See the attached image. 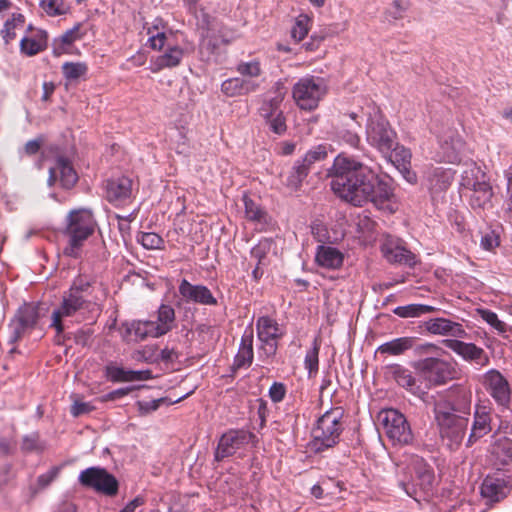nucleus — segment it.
I'll list each match as a JSON object with an SVG mask.
<instances>
[{"instance_id": "obj_61", "label": "nucleus", "mask_w": 512, "mask_h": 512, "mask_svg": "<svg viewBox=\"0 0 512 512\" xmlns=\"http://www.w3.org/2000/svg\"><path fill=\"white\" fill-rule=\"evenodd\" d=\"M166 400L167 398H159L149 401H138V407L142 413H150L152 411H156L160 407L161 403L166 402Z\"/></svg>"}, {"instance_id": "obj_7", "label": "nucleus", "mask_w": 512, "mask_h": 512, "mask_svg": "<svg viewBox=\"0 0 512 512\" xmlns=\"http://www.w3.org/2000/svg\"><path fill=\"white\" fill-rule=\"evenodd\" d=\"M344 411L341 407H334L326 411L318 420L312 430V448L316 452L334 447L343 431L342 418Z\"/></svg>"}, {"instance_id": "obj_31", "label": "nucleus", "mask_w": 512, "mask_h": 512, "mask_svg": "<svg viewBox=\"0 0 512 512\" xmlns=\"http://www.w3.org/2000/svg\"><path fill=\"white\" fill-rule=\"evenodd\" d=\"M463 146L462 139L452 132L447 138L440 140L441 160L448 163L459 162Z\"/></svg>"}, {"instance_id": "obj_52", "label": "nucleus", "mask_w": 512, "mask_h": 512, "mask_svg": "<svg viewBox=\"0 0 512 512\" xmlns=\"http://www.w3.org/2000/svg\"><path fill=\"white\" fill-rule=\"evenodd\" d=\"M327 157L326 147L323 145H318L309 151L306 152L303 158L304 163H306L310 168L311 166L319 161L324 160Z\"/></svg>"}, {"instance_id": "obj_11", "label": "nucleus", "mask_w": 512, "mask_h": 512, "mask_svg": "<svg viewBox=\"0 0 512 512\" xmlns=\"http://www.w3.org/2000/svg\"><path fill=\"white\" fill-rule=\"evenodd\" d=\"M326 92L323 79L314 76L301 78L293 87L292 95L297 106L311 111L318 106Z\"/></svg>"}, {"instance_id": "obj_38", "label": "nucleus", "mask_w": 512, "mask_h": 512, "mask_svg": "<svg viewBox=\"0 0 512 512\" xmlns=\"http://www.w3.org/2000/svg\"><path fill=\"white\" fill-rule=\"evenodd\" d=\"M20 449L25 454H41L47 449V443L41 439L39 432L35 431L22 437Z\"/></svg>"}, {"instance_id": "obj_25", "label": "nucleus", "mask_w": 512, "mask_h": 512, "mask_svg": "<svg viewBox=\"0 0 512 512\" xmlns=\"http://www.w3.org/2000/svg\"><path fill=\"white\" fill-rule=\"evenodd\" d=\"M260 84L256 80L232 77L221 84V91L227 97L244 96L259 90Z\"/></svg>"}, {"instance_id": "obj_37", "label": "nucleus", "mask_w": 512, "mask_h": 512, "mask_svg": "<svg viewBox=\"0 0 512 512\" xmlns=\"http://www.w3.org/2000/svg\"><path fill=\"white\" fill-rule=\"evenodd\" d=\"M437 311H439V308L426 304H408L393 309V313L401 318H418Z\"/></svg>"}, {"instance_id": "obj_17", "label": "nucleus", "mask_w": 512, "mask_h": 512, "mask_svg": "<svg viewBox=\"0 0 512 512\" xmlns=\"http://www.w3.org/2000/svg\"><path fill=\"white\" fill-rule=\"evenodd\" d=\"M105 197L113 205L125 204L133 194V181L129 177L119 176L106 180Z\"/></svg>"}, {"instance_id": "obj_28", "label": "nucleus", "mask_w": 512, "mask_h": 512, "mask_svg": "<svg viewBox=\"0 0 512 512\" xmlns=\"http://www.w3.org/2000/svg\"><path fill=\"white\" fill-rule=\"evenodd\" d=\"M386 373L401 387L413 394L420 392V386L411 370L400 365L392 364L386 367Z\"/></svg>"}, {"instance_id": "obj_9", "label": "nucleus", "mask_w": 512, "mask_h": 512, "mask_svg": "<svg viewBox=\"0 0 512 512\" xmlns=\"http://www.w3.org/2000/svg\"><path fill=\"white\" fill-rule=\"evenodd\" d=\"M414 367L431 386L445 385L457 377L455 365L438 357L420 359Z\"/></svg>"}, {"instance_id": "obj_43", "label": "nucleus", "mask_w": 512, "mask_h": 512, "mask_svg": "<svg viewBox=\"0 0 512 512\" xmlns=\"http://www.w3.org/2000/svg\"><path fill=\"white\" fill-rule=\"evenodd\" d=\"M39 6L50 17L62 16L69 11L64 0H41Z\"/></svg>"}, {"instance_id": "obj_1", "label": "nucleus", "mask_w": 512, "mask_h": 512, "mask_svg": "<svg viewBox=\"0 0 512 512\" xmlns=\"http://www.w3.org/2000/svg\"><path fill=\"white\" fill-rule=\"evenodd\" d=\"M328 175L332 191L353 206L383 205L393 195L391 185L375 169L345 154L334 159Z\"/></svg>"}, {"instance_id": "obj_4", "label": "nucleus", "mask_w": 512, "mask_h": 512, "mask_svg": "<svg viewBox=\"0 0 512 512\" xmlns=\"http://www.w3.org/2000/svg\"><path fill=\"white\" fill-rule=\"evenodd\" d=\"M403 478L399 486L405 493L419 501V496L429 495L434 486L435 474L433 468L420 456L412 455L403 468Z\"/></svg>"}, {"instance_id": "obj_39", "label": "nucleus", "mask_w": 512, "mask_h": 512, "mask_svg": "<svg viewBox=\"0 0 512 512\" xmlns=\"http://www.w3.org/2000/svg\"><path fill=\"white\" fill-rule=\"evenodd\" d=\"M14 317L20 323L24 324V326L32 330L38 322L39 309L36 305L32 303H25L17 310Z\"/></svg>"}, {"instance_id": "obj_46", "label": "nucleus", "mask_w": 512, "mask_h": 512, "mask_svg": "<svg viewBox=\"0 0 512 512\" xmlns=\"http://www.w3.org/2000/svg\"><path fill=\"white\" fill-rule=\"evenodd\" d=\"M137 242L148 250L161 249L164 245L163 238L154 232L138 233Z\"/></svg>"}, {"instance_id": "obj_56", "label": "nucleus", "mask_w": 512, "mask_h": 512, "mask_svg": "<svg viewBox=\"0 0 512 512\" xmlns=\"http://www.w3.org/2000/svg\"><path fill=\"white\" fill-rule=\"evenodd\" d=\"M81 24H76L73 28L64 32L58 39L62 45H71L77 40H80L82 35L80 34Z\"/></svg>"}, {"instance_id": "obj_10", "label": "nucleus", "mask_w": 512, "mask_h": 512, "mask_svg": "<svg viewBox=\"0 0 512 512\" xmlns=\"http://www.w3.org/2000/svg\"><path fill=\"white\" fill-rule=\"evenodd\" d=\"M78 481L81 486L109 497L116 496L119 490V482L116 477L99 466L82 470L78 476Z\"/></svg>"}, {"instance_id": "obj_12", "label": "nucleus", "mask_w": 512, "mask_h": 512, "mask_svg": "<svg viewBox=\"0 0 512 512\" xmlns=\"http://www.w3.org/2000/svg\"><path fill=\"white\" fill-rule=\"evenodd\" d=\"M486 393L502 410L509 409L512 402V388L508 379L497 369L486 371L480 379Z\"/></svg>"}, {"instance_id": "obj_36", "label": "nucleus", "mask_w": 512, "mask_h": 512, "mask_svg": "<svg viewBox=\"0 0 512 512\" xmlns=\"http://www.w3.org/2000/svg\"><path fill=\"white\" fill-rule=\"evenodd\" d=\"M491 454L496 463L509 465L512 463V440L500 437L491 446Z\"/></svg>"}, {"instance_id": "obj_27", "label": "nucleus", "mask_w": 512, "mask_h": 512, "mask_svg": "<svg viewBox=\"0 0 512 512\" xmlns=\"http://www.w3.org/2000/svg\"><path fill=\"white\" fill-rule=\"evenodd\" d=\"M253 337V328L252 326H248L241 337L238 353L234 358V369L248 368L251 366L254 358Z\"/></svg>"}, {"instance_id": "obj_44", "label": "nucleus", "mask_w": 512, "mask_h": 512, "mask_svg": "<svg viewBox=\"0 0 512 512\" xmlns=\"http://www.w3.org/2000/svg\"><path fill=\"white\" fill-rule=\"evenodd\" d=\"M478 313L485 322L498 332V334L505 336V334L511 330L505 322L498 318L495 312L488 309H479Z\"/></svg>"}, {"instance_id": "obj_55", "label": "nucleus", "mask_w": 512, "mask_h": 512, "mask_svg": "<svg viewBox=\"0 0 512 512\" xmlns=\"http://www.w3.org/2000/svg\"><path fill=\"white\" fill-rule=\"evenodd\" d=\"M338 137L351 147L357 148L360 144V137L353 129L341 128L338 131Z\"/></svg>"}, {"instance_id": "obj_49", "label": "nucleus", "mask_w": 512, "mask_h": 512, "mask_svg": "<svg viewBox=\"0 0 512 512\" xmlns=\"http://www.w3.org/2000/svg\"><path fill=\"white\" fill-rule=\"evenodd\" d=\"M283 102L280 96H273L272 98L263 101L259 112L263 118H271V116L276 115V113H282L280 110V105Z\"/></svg>"}, {"instance_id": "obj_24", "label": "nucleus", "mask_w": 512, "mask_h": 512, "mask_svg": "<svg viewBox=\"0 0 512 512\" xmlns=\"http://www.w3.org/2000/svg\"><path fill=\"white\" fill-rule=\"evenodd\" d=\"M382 253L390 263L404 264L413 267L416 264L415 255L402 246L398 241L387 240L382 245Z\"/></svg>"}, {"instance_id": "obj_22", "label": "nucleus", "mask_w": 512, "mask_h": 512, "mask_svg": "<svg viewBox=\"0 0 512 512\" xmlns=\"http://www.w3.org/2000/svg\"><path fill=\"white\" fill-rule=\"evenodd\" d=\"M490 411L491 408L488 406H475L474 420L466 443L467 447H471L475 442H477L491 431L492 428Z\"/></svg>"}, {"instance_id": "obj_63", "label": "nucleus", "mask_w": 512, "mask_h": 512, "mask_svg": "<svg viewBox=\"0 0 512 512\" xmlns=\"http://www.w3.org/2000/svg\"><path fill=\"white\" fill-rule=\"evenodd\" d=\"M43 142V137H37L35 139L29 140L24 146V153L27 156L36 155L40 151Z\"/></svg>"}, {"instance_id": "obj_6", "label": "nucleus", "mask_w": 512, "mask_h": 512, "mask_svg": "<svg viewBox=\"0 0 512 512\" xmlns=\"http://www.w3.org/2000/svg\"><path fill=\"white\" fill-rule=\"evenodd\" d=\"M472 390L463 384H454L435 401L434 416L468 419L472 408Z\"/></svg>"}, {"instance_id": "obj_50", "label": "nucleus", "mask_w": 512, "mask_h": 512, "mask_svg": "<svg viewBox=\"0 0 512 512\" xmlns=\"http://www.w3.org/2000/svg\"><path fill=\"white\" fill-rule=\"evenodd\" d=\"M92 334H93V331L90 328H86V329L82 328V329L77 330L74 333H68V334L63 332V334L60 337L61 343L59 345L63 344L66 339L73 338L77 345H81L84 347L89 344Z\"/></svg>"}, {"instance_id": "obj_59", "label": "nucleus", "mask_w": 512, "mask_h": 512, "mask_svg": "<svg viewBox=\"0 0 512 512\" xmlns=\"http://www.w3.org/2000/svg\"><path fill=\"white\" fill-rule=\"evenodd\" d=\"M59 468L52 467L47 473L41 474L37 478V484L40 489L48 487L58 476Z\"/></svg>"}, {"instance_id": "obj_26", "label": "nucleus", "mask_w": 512, "mask_h": 512, "mask_svg": "<svg viewBox=\"0 0 512 512\" xmlns=\"http://www.w3.org/2000/svg\"><path fill=\"white\" fill-rule=\"evenodd\" d=\"M464 183L469 189L472 190L470 197V205L473 209H484L490 204L493 196V190L491 185L485 180H469L466 179Z\"/></svg>"}, {"instance_id": "obj_30", "label": "nucleus", "mask_w": 512, "mask_h": 512, "mask_svg": "<svg viewBox=\"0 0 512 512\" xmlns=\"http://www.w3.org/2000/svg\"><path fill=\"white\" fill-rule=\"evenodd\" d=\"M315 261L320 267L335 270L342 266L344 255L337 248L322 244L317 247Z\"/></svg>"}, {"instance_id": "obj_33", "label": "nucleus", "mask_w": 512, "mask_h": 512, "mask_svg": "<svg viewBox=\"0 0 512 512\" xmlns=\"http://www.w3.org/2000/svg\"><path fill=\"white\" fill-rule=\"evenodd\" d=\"M415 343H416L415 337H408V336L400 337V338H396V339H393L391 341L381 344L377 348L376 352L381 353V354L398 356V355H402L406 351L414 348Z\"/></svg>"}, {"instance_id": "obj_45", "label": "nucleus", "mask_w": 512, "mask_h": 512, "mask_svg": "<svg viewBox=\"0 0 512 512\" xmlns=\"http://www.w3.org/2000/svg\"><path fill=\"white\" fill-rule=\"evenodd\" d=\"M87 65L80 62H66L62 65V73L67 80L73 81L87 73Z\"/></svg>"}, {"instance_id": "obj_16", "label": "nucleus", "mask_w": 512, "mask_h": 512, "mask_svg": "<svg viewBox=\"0 0 512 512\" xmlns=\"http://www.w3.org/2000/svg\"><path fill=\"white\" fill-rule=\"evenodd\" d=\"M119 333L125 342H140L147 337L158 338L154 321L131 320L120 324Z\"/></svg>"}, {"instance_id": "obj_41", "label": "nucleus", "mask_w": 512, "mask_h": 512, "mask_svg": "<svg viewBox=\"0 0 512 512\" xmlns=\"http://www.w3.org/2000/svg\"><path fill=\"white\" fill-rule=\"evenodd\" d=\"M25 17L23 14L14 13L11 19H8L1 31L2 37L6 44L10 43L16 37V29L24 26Z\"/></svg>"}, {"instance_id": "obj_21", "label": "nucleus", "mask_w": 512, "mask_h": 512, "mask_svg": "<svg viewBox=\"0 0 512 512\" xmlns=\"http://www.w3.org/2000/svg\"><path fill=\"white\" fill-rule=\"evenodd\" d=\"M510 492V487L505 478L499 475H488L481 485V496L487 504L502 501Z\"/></svg>"}, {"instance_id": "obj_2", "label": "nucleus", "mask_w": 512, "mask_h": 512, "mask_svg": "<svg viewBox=\"0 0 512 512\" xmlns=\"http://www.w3.org/2000/svg\"><path fill=\"white\" fill-rule=\"evenodd\" d=\"M90 296L91 284L83 278L74 280L70 288L63 293L60 306L53 311L51 316L50 326L56 331V344L61 343L60 337L65 330L63 318L93 310L95 303L90 299Z\"/></svg>"}, {"instance_id": "obj_29", "label": "nucleus", "mask_w": 512, "mask_h": 512, "mask_svg": "<svg viewBox=\"0 0 512 512\" xmlns=\"http://www.w3.org/2000/svg\"><path fill=\"white\" fill-rule=\"evenodd\" d=\"M48 47V34L43 29H36L30 36H24L20 41V52L26 56H34Z\"/></svg>"}, {"instance_id": "obj_47", "label": "nucleus", "mask_w": 512, "mask_h": 512, "mask_svg": "<svg viewBox=\"0 0 512 512\" xmlns=\"http://www.w3.org/2000/svg\"><path fill=\"white\" fill-rule=\"evenodd\" d=\"M243 201L247 219L258 222L265 221L266 212L264 209H262L257 203L246 196L243 198Z\"/></svg>"}, {"instance_id": "obj_57", "label": "nucleus", "mask_w": 512, "mask_h": 512, "mask_svg": "<svg viewBox=\"0 0 512 512\" xmlns=\"http://www.w3.org/2000/svg\"><path fill=\"white\" fill-rule=\"evenodd\" d=\"M286 386L281 382H274L269 388V397L274 403L281 402L286 395Z\"/></svg>"}, {"instance_id": "obj_62", "label": "nucleus", "mask_w": 512, "mask_h": 512, "mask_svg": "<svg viewBox=\"0 0 512 512\" xmlns=\"http://www.w3.org/2000/svg\"><path fill=\"white\" fill-rule=\"evenodd\" d=\"M133 390L132 387L118 388L113 390L100 398L101 402L115 401L128 395Z\"/></svg>"}, {"instance_id": "obj_40", "label": "nucleus", "mask_w": 512, "mask_h": 512, "mask_svg": "<svg viewBox=\"0 0 512 512\" xmlns=\"http://www.w3.org/2000/svg\"><path fill=\"white\" fill-rule=\"evenodd\" d=\"M235 69L244 79L255 80L263 73L261 62L256 58L250 61H240Z\"/></svg>"}, {"instance_id": "obj_15", "label": "nucleus", "mask_w": 512, "mask_h": 512, "mask_svg": "<svg viewBox=\"0 0 512 512\" xmlns=\"http://www.w3.org/2000/svg\"><path fill=\"white\" fill-rule=\"evenodd\" d=\"M178 291L182 299L187 303H195L205 306L218 305L217 299L205 285L192 284L187 279H182L180 281Z\"/></svg>"}, {"instance_id": "obj_51", "label": "nucleus", "mask_w": 512, "mask_h": 512, "mask_svg": "<svg viewBox=\"0 0 512 512\" xmlns=\"http://www.w3.org/2000/svg\"><path fill=\"white\" fill-rule=\"evenodd\" d=\"M310 18L307 15H299L291 30V36L297 42L303 40L308 34Z\"/></svg>"}, {"instance_id": "obj_13", "label": "nucleus", "mask_w": 512, "mask_h": 512, "mask_svg": "<svg viewBox=\"0 0 512 512\" xmlns=\"http://www.w3.org/2000/svg\"><path fill=\"white\" fill-rule=\"evenodd\" d=\"M257 437L246 429H229L219 439L215 452V459L222 461L233 456L237 451L246 448L249 443H254Z\"/></svg>"}, {"instance_id": "obj_35", "label": "nucleus", "mask_w": 512, "mask_h": 512, "mask_svg": "<svg viewBox=\"0 0 512 512\" xmlns=\"http://www.w3.org/2000/svg\"><path fill=\"white\" fill-rule=\"evenodd\" d=\"M310 169L311 168L304 163L302 159H297L285 180L286 187L291 191H297L308 176Z\"/></svg>"}, {"instance_id": "obj_19", "label": "nucleus", "mask_w": 512, "mask_h": 512, "mask_svg": "<svg viewBox=\"0 0 512 512\" xmlns=\"http://www.w3.org/2000/svg\"><path fill=\"white\" fill-rule=\"evenodd\" d=\"M256 330L258 339L274 354L277 349L276 342L283 335L277 321L269 316H261L257 319Z\"/></svg>"}, {"instance_id": "obj_60", "label": "nucleus", "mask_w": 512, "mask_h": 512, "mask_svg": "<svg viewBox=\"0 0 512 512\" xmlns=\"http://www.w3.org/2000/svg\"><path fill=\"white\" fill-rule=\"evenodd\" d=\"M222 45L215 32H209L202 42V49L214 53Z\"/></svg>"}, {"instance_id": "obj_32", "label": "nucleus", "mask_w": 512, "mask_h": 512, "mask_svg": "<svg viewBox=\"0 0 512 512\" xmlns=\"http://www.w3.org/2000/svg\"><path fill=\"white\" fill-rule=\"evenodd\" d=\"M183 55L184 51L180 46L168 45L167 49L153 61L154 71L178 66Z\"/></svg>"}, {"instance_id": "obj_42", "label": "nucleus", "mask_w": 512, "mask_h": 512, "mask_svg": "<svg viewBox=\"0 0 512 512\" xmlns=\"http://www.w3.org/2000/svg\"><path fill=\"white\" fill-rule=\"evenodd\" d=\"M319 351L320 341L318 338L313 340V345L310 350L307 351L304 359L305 368L308 371L309 377L315 375L319 369Z\"/></svg>"}, {"instance_id": "obj_23", "label": "nucleus", "mask_w": 512, "mask_h": 512, "mask_svg": "<svg viewBox=\"0 0 512 512\" xmlns=\"http://www.w3.org/2000/svg\"><path fill=\"white\" fill-rule=\"evenodd\" d=\"M443 344L465 360L481 362L482 365L488 363L484 350L474 343H466L458 339H445Z\"/></svg>"}, {"instance_id": "obj_54", "label": "nucleus", "mask_w": 512, "mask_h": 512, "mask_svg": "<svg viewBox=\"0 0 512 512\" xmlns=\"http://www.w3.org/2000/svg\"><path fill=\"white\" fill-rule=\"evenodd\" d=\"M9 330L10 342L15 343L19 341L24 336V334L30 329L24 326V324L20 323L15 317H13L9 324Z\"/></svg>"}, {"instance_id": "obj_8", "label": "nucleus", "mask_w": 512, "mask_h": 512, "mask_svg": "<svg viewBox=\"0 0 512 512\" xmlns=\"http://www.w3.org/2000/svg\"><path fill=\"white\" fill-rule=\"evenodd\" d=\"M378 420L385 435L394 445L412 443L414 436L411 426L400 411L393 408L383 409L378 414Z\"/></svg>"}, {"instance_id": "obj_3", "label": "nucleus", "mask_w": 512, "mask_h": 512, "mask_svg": "<svg viewBox=\"0 0 512 512\" xmlns=\"http://www.w3.org/2000/svg\"><path fill=\"white\" fill-rule=\"evenodd\" d=\"M96 221L91 210L80 208L72 210L66 217V225L62 231L67 239L63 254L71 258H79L86 240L94 233Z\"/></svg>"}, {"instance_id": "obj_58", "label": "nucleus", "mask_w": 512, "mask_h": 512, "mask_svg": "<svg viewBox=\"0 0 512 512\" xmlns=\"http://www.w3.org/2000/svg\"><path fill=\"white\" fill-rule=\"evenodd\" d=\"M94 409L95 407L91 403L76 400L71 406L70 413L74 417H79L92 412Z\"/></svg>"}, {"instance_id": "obj_53", "label": "nucleus", "mask_w": 512, "mask_h": 512, "mask_svg": "<svg viewBox=\"0 0 512 512\" xmlns=\"http://www.w3.org/2000/svg\"><path fill=\"white\" fill-rule=\"evenodd\" d=\"M266 123L269 125V129L277 134L282 135L287 130L286 118L282 113H276V115L271 116V118H264Z\"/></svg>"}, {"instance_id": "obj_18", "label": "nucleus", "mask_w": 512, "mask_h": 512, "mask_svg": "<svg viewBox=\"0 0 512 512\" xmlns=\"http://www.w3.org/2000/svg\"><path fill=\"white\" fill-rule=\"evenodd\" d=\"M57 181L65 189L72 188L78 181V175L71 161L65 156H58L55 166L49 169L48 185L53 186Z\"/></svg>"}, {"instance_id": "obj_64", "label": "nucleus", "mask_w": 512, "mask_h": 512, "mask_svg": "<svg viewBox=\"0 0 512 512\" xmlns=\"http://www.w3.org/2000/svg\"><path fill=\"white\" fill-rule=\"evenodd\" d=\"M499 245V239L498 236L493 232L486 233L481 238V246L485 250H492L496 246Z\"/></svg>"}, {"instance_id": "obj_20", "label": "nucleus", "mask_w": 512, "mask_h": 512, "mask_svg": "<svg viewBox=\"0 0 512 512\" xmlns=\"http://www.w3.org/2000/svg\"><path fill=\"white\" fill-rule=\"evenodd\" d=\"M428 333L440 336L465 338L467 333L462 324L447 318L437 317L424 321L422 326Z\"/></svg>"}, {"instance_id": "obj_5", "label": "nucleus", "mask_w": 512, "mask_h": 512, "mask_svg": "<svg viewBox=\"0 0 512 512\" xmlns=\"http://www.w3.org/2000/svg\"><path fill=\"white\" fill-rule=\"evenodd\" d=\"M366 139L368 143L379 150L382 154L390 157L401 155L403 165L410 162L411 153L405 148H399L396 142V133L390 127L389 122L377 110L370 116L366 126Z\"/></svg>"}, {"instance_id": "obj_48", "label": "nucleus", "mask_w": 512, "mask_h": 512, "mask_svg": "<svg viewBox=\"0 0 512 512\" xmlns=\"http://www.w3.org/2000/svg\"><path fill=\"white\" fill-rule=\"evenodd\" d=\"M129 371L111 363L105 367V376L113 383L130 382Z\"/></svg>"}, {"instance_id": "obj_14", "label": "nucleus", "mask_w": 512, "mask_h": 512, "mask_svg": "<svg viewBox=\"0 0 512 512\" xmlns=\"http://www.w3.org/2000/svg\"><path fill=\"white\" fill-rule=\"evenodd\" d=\"M439 433L447 447L454 451L461 445L468 426L469 419L461 417L434 416Z\"/></svg>"}, {"instance_id": "obj_34", "label": "nucleus", "mask_w": 512, "mask_h": 512, "mask_svg": "<svg viewBox=\"0 0 512 512\" xmlns=\"http://www.w3.org/2000/svg\"><path fill=\"white\" fill-rule=\"evenodd\" d=\"M175 322V310L168 304H161L157 311V321L154 327L158 336H163L172 330Z\"/></svg>"}]
</instances>
